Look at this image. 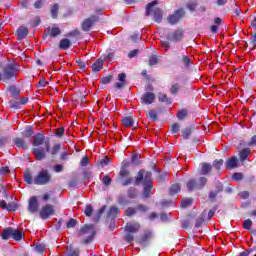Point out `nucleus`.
Returning <instances> with one entry per match:
<instances>
[{
    "label": "nucleus",
    "mask_w": 256,
    "mask_h": 256,
    "mask_svg": "<svg viewBox=\"0 0 256 256\" xmlns=\"http://www.w3.org/2000/svg\"><path fill=\"white\" fill-rule=\"evenodd\" d=\"M80 235L82 237H86L84 243H91V241H93V237H95V226L85 225L84 227L81 228Z\"/></svg>",
    "instance_id": "nucleus-5"
},
{
    "label": "nucleus",
    "mask_w": 256,
    "mask_h": 256,
    "mask_svg": "<svg viewBox=\"0 0 256 256\" xmlns=\"http://www.w3.org/2000/svg\"><path fill=\"white\" fill-rule=\"evenodd\" d=\"M183 15H185V11L183 9L177 10L176 13L168 16V23H170V25H175L176 23H179Z\"/></svg>",
    "instance_id": "nucleus-9"
},
{
    "label": "nucleus",
    "mask_w": 256,
    "mask_h": 256,
    "mask_svg": "<svg viewBox=\"0 0 256 256\" xmlns=\"http://www.w3.org/2000/svg\"><path fill=\"white\" fill-rule=\"evenodd\" d=\"M141 38H142V35H141V34H134V35L131 36V40H132L134 43H136V41L141 40Z\"/></svg>",
    "instance_id": "nucleus-54"
},
{
    "label": "nucleus",
    "mask_w": 256,
    "mask_h": 256,
    "mask_svg": "<svg viewBox=\"0 0 256 256\" xmlns=\"http://www.w3.org/2000/svg\"><path fill=\"white\" fill-rule=\"evenodd\" d=\"M84 213L87 217H91V215H93V206H91V204H88L84 210Z\"/></svg>",
    "instance_id": "nucleus-33"
},
{
    "label": "nucleus",
    "mask_w": 256,
    "mask_h": 256,
    "mask_svg": "<svg viewBox=\"0 0 256 256\" xmlns=\"http://www.w3.org/2000/svg\"><path fill=\"white\" fill-rule=\"evenodd\" d=\"M122 123L125 127H133V117L127 116L122 119Z\"/></svg>",
    "instance_id": "nucleus-21"
},
{
    "label": "nucleus",
    "mask_w": 256,
    "mask_h": 256,
    "mask_svg": "<svg viewBox=\"0 0 256 256\" xmlns=\"http://www.w3.org/2000/svg\"><path fill=\"white\" fill-rule=\"evenodd\" d=\"M64 134H65V129L64 128L56 129V136L57 137H63Z\"/></svg>",
    "instance_id": "nucleus-50"
},
{
    "label": "nucleus",
    "mask_w": 256,
    "mask_h": 256,
    "mask_svg": "<svg viewBox=\"0 0 256 256\" xmlns=\"http://www.w3.org/2000/svg\"><path fill=\"white\" fill-rule=\"evenodd\" d=\"M45 143V135L43 133H38L34 136V140L32 142L34 147H39Z\"/></svg>",
    "instance_id": "nucleus-15"
},
{
    "label": "nucleus",
    "mask_w": 256,
    "mask_h": 256,
    "mask_svg": "<svg viewBox=\"0 0 256 256\" xmlns=\"http://www.w3.org/2000/svg\"><path fill=\"white\" fill-rule=\"evenodd\" d=\"M35 251H37V253H43V251H45V245H43V244L36 245Z\"/></svg>",
    "instance_id": "nucleus-41"
},
{
    "label": "nucleus",
    "mask_w": 256,
    "mask_h": 256,
    "mask_svg": "<svg viewBox=\"0 0 256 256\" xmlns=\"http://www.w3.org/2000/svg\"><path fill=\"white\" fill-rule=\"evenodd\" d=\"M237 163V157L232 156L230 159L226 161V169H235V167H237Z\"/></svg>",
    "instance_id": "nucleus-18"
},
{
    "label": "nucleus",
    "mask_w": 256,
    "mask_h": 256,
    "mask_svg": "<svg viewBox=\"0 0 256 256\" xmlns=\"http://www.w3.org/2000/svg\"><path fill=\"white\" fill-rule=\"evenodd\" d=\"M182 135L184 139H189V137L191 136V129L186 128L185 130L182 131Z\"/></svg>",
    "instance_id": "nucleus-39"
},
{
    "label": "nucleus",
    "mask_w": 256,
    "mask_h": 256,
    "mask_svg": "<svg viewBox=\"0 0 256 256\" xmlns=\"http://www.w3.org/2000/svg\"><path fill=\"white\" fill-rule=\"evenodd\" d=\"M133 235L132 234H127L126 236H125V241H127L128 243H132V241H133Z\"/></svg>",
    "instance_id": "nucleus-62"
},
{
    "label": "nucleus",
    "mask_w": 256,
    "mask_h": 256,
    "mask_svg": "<svg viewBox=\"0 0 256 256\" xmlns=\"http://www.w3.org/2000/svg\"><path fill=\"white\" fill-rule=\"evenodd\" d=\"M127 78V75H125V73H120L118 75V81L122 82V83H127V81L125 80Z\"/></svg>",
    "instance_id": "nucleus-48"
},
{
    "label": "nucleus",
    "mask_w": 256,
    "mask_h": 256,
    "mask_svg": "<svg viewBox=\"0 0 256 256\" xmlns=\"http://www.w3.org/2000/svg\"><path fill=\"white\" fill-rule=\"evenodd\" d=\"M40 217L41 219H49L51 215H55V208L51 204H47L40 210Z\"/></svg>",
    "instance_id": "nucleus-8"
},
{
    "label": "nucleus",
    "mask_w": 256,
    "mask_h": 256,
    "mask_svg": "<svg viewBox=\"0 0 256 256\" xmlns=\"http://www.w3.org/2000/svg\"><path fill=\"white\" fill-rule=\"evenodd\" d=\"M187 189H188V191H193L194 189H199L197 186V182H195V180H189L187 182Z\"/></svg>",
    "instance_id": "nucleus-25"
},
{
    "label": "nucleus",
    "mask_w": 256,
    "mask_h": 256,
    "mask_svg": "<svg viewBox=\"0 0 256 256\" xmlns=\"http://www.w3.org/2000/svg\"><path fill=\"white\" fill-rule=\"evenodd\" d=\"M127 175H129V170L127 168H121L120 177H127Z\"/></svg>",
    "instance_id": "nucleus-55"
},
{
    "label": "nucleus",
    "mask_w": 256,
    "mask_h": 256,
    "mask_svg": "<svg viewBox=\"0 0 256 256\" xmlns=\"http://www.w3.org/2000/svg\"><path fill=\"white\" fill-rule=\"evenodd\" d=\"M212 165L217 169V171H219L221 167H223V159L215 160Z\"/></svg>",
    "instance_id": "nucleus-34"
},
{
    "label": "nucleus",
    "mask_w": 256,
    "mask_h": 256,
    "mask_svg": "<svg viewBox=\"0 0 256 256\" xmlns=\"http://www.w3.org/2000/svg\"><path fill=\"white\" fill-rule=\"evenodd\" d=\"M110 161H111V160H110L108 157H105V158H103V159L100 161V163H101L102 167H105V165H109Z\"/></svg>",
    "instance_id": "nucleus-59"
},
{
    "label": "nucleus",
    "mask_w": 256,
    "mask_h": 256,
    "mask_svg": "<svg viewBox=\"0 0 256 256\" xmlns=\"http://www.w3.org/2000/svg\"><path fill=\"white\" fill-rule=\"evenodd\" d=\"M23 135L25 137H31V135H33V128L29 127L27 128L24 132H23Z\"/></svg>",
    "instance_id": "nucleus-43"
},
{
    "label": "nucleus",
    "mask_w": 256,
    "mask_h": 256,
    "mask_svg": "<svg viewBox=\"0 0 256 256\" xmlns=\"http://www.w3.org/2000/svg\"><path fill=\"white\" fill-rule=\"evenodd\" d=\"M253 225V221H251V219H247L244 221L243 223V227L245 229H251V226Z\"/></svg>",
    "instance_id": "nucleus-40"
},
{
    "label": "nucleus",
    "mask_w": 256,
    "mask_h": 256,
    "mask_svg": "<svg viewBox=\"0 0 256 256\" xmlns=\"http://www.w3.org/2000/svg\"><path fill=\"white\" fill-rule=\"evenodd\" d=\"M188 113L187 110L182 109L177 113V117L180 121H183V119H185V117H187Z\"/></svg>",
    "instance_id": "nucleus-32"
},
{
    "label": "nucleus",
    "mask_w": 256,
    "mask_h": 256,
    "mask_svg": "<svg viewBox=\"0 0 256 256\" xmlns=\"http://www.w3.org/2000/svg\"><path fill=\"white\" fill-rule=\"evenodd\" d=\"M139 229H141V225L137 222H128L125 226V231H127V233H137Z\"/></svg>",
    "instance_id": "nucleus-12"
},
{
    "label": "nucleus",
    "mask_w": 256,
    "mask_h": 256,
    "mask_svg": "<svg viewBox=\"0 0 256 256\" xmlns=\"http://www.w3.org/2000/svg\"><path fill=\"white\" fill-rule=\"evenodd\" d=\"M148 117H150L152 119V121H155V119H157V112L154 110H150L148 112Z\"/></svg>",
    "instance_id": "nucleus-44"
},
{
    "label": "nucleus",
    "mask_w": 256,
    "mask_h": 256,
    "mask_svg": "<svg viewBox=\"0 0 256 256\" xmlns=\"http://www.w3.org/2000/svg\"><path fill=\"white\" fill-rule=\"evenodd\" d=\"M240 197L242 199H249V192H247V191L241 192Z\"/></svg>",
    "instance_id": "nucleus-63"
},
{
    "label": "nucleus",
    "mask_w": 256,
    "mask_h": 256,
    "mask_svg": "<svg viewBox=\"0 0 256 256\" xmlns=\"http://www.w3.org/2000/svg\"><path fill=\"white\" fill-rule=\"evenodd\" d=\"M67 255L68 256H78V253L75 251H71V250H69V248H67Z\"/></svg>",
    "instance_id": "nucleus-64"
},
{
    "label": "nucleus",
    "mask_w": 256,
    "mask_h": 256,
    "mask_svg": "<svg viewBox=\"0 0 256 256\" xmlns=\"http://www.w3.org/2000/svg\"><path fill=\"white\" fill-rule=\"evenodd\" d=\"M51 181V175L47 170H42L38 173V175L34 178L35 185H47Z\"/></svg>",
    "instance_id": "nucleus-7"
},
{
    "label": "nucleus",
    "mask_w": 256,
    "mask_h": 256,
    "mask_svg": "<svg viewBox=\"0 0 256 256\" xmlns=\"http://www.w3.org/2000/svg\"><path fill=\"white\" fill-rule=\"evenodd\" d=\"M139 53L138 49L132 50L129 54L128 57L129 59H133V57H137V54Z\"/></svg>",
    "instance_id": "nucleus-57"
},
{
    "label": "nucleus",
    "mask_w": 256,
    "mask_h": 256,
    "mask_svg": "<svg viewBox=\"0 0 256 256\" xmlns=\"http://www.w3.org/2000/svg\"><path fill=\"white\" fill-rule=\"evenodd\" d=\"M20 66L16 63H8L2 66L3 81H10V79H16L19 74Z\"/></svg>",
    "instance_id": "nucleus-2"
},
{
    "label": "nucleus",
    "mask_w": 256,
    "mask_h": 256,
    "mask_svg": "<svg viewBox=\"0 0 256 256\" xmlns=\"http://www.w3.org/2000/svg\"><path fill=\"white\" fill-rule=\"evenodd\" d=\"M43 5H45V0H37V1L34 3V8H35V9H42V8H43Z\"/></svg>",
    "instance_id": "nucleus-36"
},
{
    "label": "nucleus",
    "mask_w": 256,
    "mask_h": 256,
    "mask_svg": "<svg viewBox=\"0 0 256 256\" xmlns=\"http://www.w3.org/2000/svg\"><path fill=\"white\" fill-rule=\"evenodd\" d=\"M24 181L28 185H32L34 183L33 177L31 176V173L25 172L24 174Z\"/></svg>",
    "instance_id": "nucleus-26"
},
{
    "label": "nucleus",
    "mask_w": 256,
    "mask_h": 256,
    "mask_svg": "<svg viewBox=\"0 0 256 256\" xmlns=\"http://www.w3.org/2000/svg\"><path fill=\"white\" fill-rule=\"evenodd\" d=\"M44 145L45 148H34L32 150V153L36 157L37 161H43V159H45V157L47 156V152H49L51 149L49 141H45Z\"/></svg>",
    "instance_id": "nucleus-6"
},
{
    "label": "nucleus",
    "mask_w": 256,
    "mask_h": 256,
    "mask_svg": "<svg viewBox=\"0 0 256 256\" xmlns=\"http://www.w3.org/2000/svg\"><path fill=\"white\" fill-rule=\"evenodd\" d=\"M57 13H59V4L56 3L51 7V15H52L53 19H55V17H57Z\"/></svg>",
    "instance_id": "nucleus-29"
},
{
    "label": "nucleus",
    "mask_w": 256,
    "mask_h": 256,
    "mask_svg": "<svg viewBox=\"0 0 256 256\" xmlns=\"http://www.w3.org/2000/svg\"><path fill=\"white\" fill-rule=\"evenodd\" d=\"M23 234L21 231L13 228H7L2 232L3 239H14L15 241H21Z\"/></svg>",
    "instance_id": "nucleus-4"
},
{
    "label": "nucleus",
    "mask_w": 256,
    "mask_h": 256,
    "mask_svg": "<svg viewBox=\"0 0 256 256\" xmlns=\"http://www.w3.org/2000/svg\"><path fill=\"white\" fill-rule=\"evenodd\" d=\"M14 144L16 145V147H18V149H24V150L29 149V145H27L25 140H23L21 138H15Z\"/></svg>",
    "instance_id": "nucleus-17"
},
{
    "label": "nucleus",
    "mask_w": 256,
    "mask_h": 256,
    "mask_svg": "<svg viewBox=\"0 0 256 256\" xmlns=\"http://www.w3.org/2000/svg\"><path fill=\"white\" fill-rule=\"evenodd\" d=\"M151 172H145V170H141L138 172L136 177V183H142L144 185L143 197L147 199V197H151L152 192L151 189L153 187V182L151 180Z\"/></svg>",
    "instance_id": "nucleus-1"
},
{
    "label": "nucleus",
    "mask_w": 256,
    "mask_h": 256,
    "mask_svg": "<svg viewBox=\"0 0 256 256\" xmlns=\"http://www.w3.org/2000/svg\"><path fill=\"white\" fill-rule=\"evenodd\" d=\"M98 17L97 16H91L90 18L85 19L82 22V30L84 31H91V28L96 23Z\"/></svg>",
    "instance_id": "nucleus-10"
},
{
    "label": "nucleus",
    "mask_w": 256,
    "mask_h": 256,
    "mask_svg": "<svg viewBox=\"0 0 256 256\" xmlns=\"http://www.w3.org/2000/svg\"><path fill=\"white\" fill-rule=\"evenodd\" d=\"M77 225V221H75V219H70L67 223V228L71 229L73 227H75Z\"/></svg>",
    "instance_id": "nucleus-46"
},
{
    "label": "nucleus",
    "mask_w": 256,
    "mask_h": 256,
    "mask_svg": "<svg viewBox=\"0 0 256 256\" xmlns=\"http://www.w3.org/2000/svg\"><path fill=\"white\" fill-rule=\"evenodd\" d=\"M135 213V208H128L125 211V215H127V217H132V215Z\"/></svg>",
    "instance_id": "nucleus-53"
},
{
    "label": "nucleus",
    "mask_w": 256,
    "mask_h": 256,
    "mask_svg": "<svg viewBox=\"0 0 256 256\" xmlns=\"http://www.w3.org/2000/svg\"><path fill=\"white\" fill-rule=\"evenodd\" d=\"M111 79H113L111 76H106L102 78L101 83H103V85H107V83H111Z\"/></svg>",
    "instance_id": "nucleus-56"
},
{
    "label": "nucleus",
    "mask_w": 256,
    "mask_h": 256,
    "mask_svg": "<svg viewBox=\"0 0 256 256\" xmlns=\"http://www.w3.org/2000/svg\"><path fill=\"white\" fill-rule=\"evenodd\" d=\"M233 179H235V181H241L243 179V174H241V173H234L233 174Z\"/></svg>",
    "instance_id": "nucleus-58"
},
{
    "label": "nucleus",
    "mask_w": 256,
    "mask_h": 256,
    "mask_svg": "<svg viewBox=\"0 0 256 256\" xmlns=\"http://www.w3.org/2000/svg\"><path fill=\"white\" fill-rule=\"evenodd\" d=\"M180 89H181V86L179 84H174L170 88V93L172 95H177V93H179Z\"/></svg>",
    "instance_id": "nucleus-31"
},
{
    "label": "nucleus",
    "mask_w": 256,
    "mask_h": 256,
    "mask_svg": "<svg viewBox=\"0 0 256 256\" xmlns=\"http://www.w3.org/2000/svg\"><path fill=\"white\" fill-rule=\"evenodd\" d=\"M211 169H213L211 164L203 163L201 168V175H207L208 173H211Z\"/></svg>",
    "instance_id": "nucleus-19"
},
{
    "label": "nucleus",
    "mask_w": 256,
    "mask_h": 256,
    "mask_svg": "<svg viewBox=\"0 0 256 256\" xmlns=\"http://www.w3.org/2000/svg\"><path fill=\"white\" fill-rule=\"evenodd\" d=\"M17 33H29V29H27L26 26H20V27L17 29Z\"/></svg>",
    "instance_id": "nucleus-52"
},
{
    "label": "nucleus",
    "mask_w": 256,
    "mask_h": 256,
    "mask_svg": "<svg viewBox=\"0 0 256 256\" xmlns=\"http://www.w3.org/2000/svg\"><path fill=\"white\" fill-rule=\"evenodd\" d=\"M142 103H145L146 105H151V103H154L155 101V93L153 92H146L142 95Z\"/></svg>",
    "instance_id": "nucleus-13"
},
{
    "label": "nucleus",
    "mask_w": 256,
    "mask_h": 256,
    "mask_svg": "<svg viewBox=\"0 0 256 256\" xmlns=\"http://www.w3.org/2000/svg\"><path fill=\"white\" fill-rule=\"evenodd\" d=\"M127 84V82H117L116 84H115V87H116V89H123L124 87H125V85Z\"/></svg>",
    "instance_id": "nucleus-60"
},
{
    "label": "nucleus",
    "mask_w": 256,
    "mask_h": 256,
    "mask_svg": "<svg viewBox=\"0 0 256 256\" xmlns=\"http://www.w3.org/2000/svg\"><path fill=\"white\" fill-rule=\"evenodd\" d=\"M28 210L30 213H37L39 211V201L36 196H32L29 200Z\"/></svg>",
    "instance_id": "nucleus-11"
},
{
    "label": "nucleus",
    "mask_w": 256,
    "mask_h": 256,
    "mask_svg": "<svg viewBox=\"0 0 256 256\" xmlns=\"http://www.w3.org/2000/svg\"><path fill=\"white\" fill-rule=\"evenodd\" d=\"M102 183H104L105 185H111V177H109L108 175L104 176L102 179Z\"/></svg>",
    "instance_id": "nucleus-49"
},
{
    "label": "nucleus",
    "mask_w": 256,
    "mask_h": 256,
    "mask_svg": "<svg viewBox=\"0 0 256 256\" xmlns=\"http://www.w3.org/2000/svg\"><path fill=\"white\" fill-rule=\"evenodd\" d=\"M181 128V126H179V124L175 123L171 126V132L172 133H179V129Z\"/></svg>",
    "instance_id": "nucleus-42"
},
{
    "label": "nucleus",
    "mask_w": 256,
    "mask_h": 256,
    "mask_svg": "<svg viewBox=\"0 0 256 256\" xmlns=\"http://www.w3.org/2000/svg\"><path fill=\"white\" fill-rule=\"evenodd\" d=\"M157 63H158L157 56H151L149 59V65H151V66L157 65Z\"/></svg>",
    "instance_id": "nucleus-47"
},
{
    "label": "nucleus",
    "mask_w": 256,
    "mask_h": 256,
    "mask_svg": "<svg viewBox=\"0 0 256 256\" xmlns=\"http://www.w3.org/2000/svg\"><path fill=\"white\" fill-rule=\"evenodd\" d=\"M61 149V144H56L52 147L51 149V154L52 155H57L59 153V150Z\"/></svg>",
    "instance_id": "nucleus-37"
},
{
    "label": "nucleus",
    "mask_w": 256,
    "mask_h": 256,
    "mask_svg": "<svg viewBox=\"0 0 256 256\" xmlns=\"http://www.w3.org/2000/svg\"><path fill=\"white\" fill-rule=\"evenodd\" d=\"M100 69H103V60L99 59L92 65V70L97 72Z\"/></svg>",
    "instance_id": "nucleus-23"
},
{
    "label": "nucleus",
    "mask_w": 256,
    "mask_h": 256,
    "mask_svg": "<svg viewBox=\"0 0 256 256\" xmlns=\"http://www.w3.org/2000/svg\"><path fill=\"white\" fill-rule=\"evenodd\" d=\"M80 164L82 167H87V165H89V157L87 156L83 157Z\"/></svg>",
    "instance_id": "nucleus-45"
},
{
    "label": "nucleus",
    "mask_w": 256,
    "mask_h": 256,
    "mask_svg": "<svg viewBox=\"0 0 256 256\" xmlns=\"http://www.w3.org/2000/svg\"><path fill=\"white\" fill-rule=\"evenodd\" d=\"M181 63H183L184 67L188 68L189 65H191V58H189V55L182 54Z\"/></svg>",
    "instance_id": "nucleus-22"
},
{
    "label": "nucleus",
    "mask_w": 256,
    "mask_h": 256,
    "mask_svg": "<svg viewBox=\"0 0 256 256\" xmlns=\"http://www.w3.org/2000/svg\"><path fill=\"white\" fill-rule=\"evenodd\" d=\"M71 45L73 43L69 38H62L58 44L59 49H62V51H67V49L71 48Z\"/></svg>",
    "instance_id": "nucleus-14"
},
{
    "label": "nucleus",
    "mask_w": 256,
    "mask_h": 256,
    "mask_svg": "<svg viewBox=\"0 0 256 256\" xmlns=\"http://www.w3.org/2000/svg\"><path fill=\"white\" fill-rule=\"evenodd\" d=\"M191 203H193V199H191V198H186V199L182 200L181 201L182 209L189 207V205H191Z\"/></svg>",
    "instance_id": "nucleus-30"
},
{
    "label": "nucleus",
    "mask_w": 256,
    "mask_h": 256,
    "mask_svg": "<svg viewBox=\"0 0 256 256\" xmlns=\"http://www.w3.org/2000/svg\"><path fill=\"white\" fill-rule=\"evenodd\" d=\"M204 185H207V179L205 177H200L199 183L197 184L198 189H203Z\"/></svg>",
    "instance_id": "nucleus-35"
},
{
    "label": "nucleus",
    "mask_w": 256,
    "mask_h": 256,
    "mask_svg": "<svg viewBox=\"0 0 256 256\" xmlns=\"http://www.w3.org/2000/svg\"><path fill=\"white\" fill-rule=\"evenodd\" d=\"M249 155H251V149H249V148L243 149L239 153L240 160L245 161L247 159V157H249Z\"/></svg>",
    "instance_id": "nucleus-20"
},
{
    "label": "nucleus",
    "mask_w": 256,
    "mask_h": 256,
    "mask_svg": "<svg viewBox=\"0 0 256 256\" xmlns=\"http://www.w3.org/2000/svg\"><path fill=\"white\" fill-rule=\"evenodd\" d=\"M118 213H119V208H117L116 206H112L109 209L108 217H112V218L117 217Z\"/></svg>",
    "instance_id": "nucleus-24"
},
{
    "label": "nucleus",
    "mask_w": 256,
    "mask_h": 256,
    "mask_svg": "<svg viewBox=\"0 0 256 256\" xmlns=\"http://www.w3.org/2000/svg\"><path fill=\"white\" fill-rule=\"evenodd\" d=\"M155 5H157V1H153L149 3L146 7V15L149 17V15H153V19L156 23H161L163 20V11L159 8H155Z\"/></svg>",
    "instance_id": "nucleus-3"
},
{
    "label": "nucleus",
    "mask_w": 256,
    "mask_h": 256,
    "mask_svg": "<svg viewBox=\"0 0 256 256\" xmlns=\"http://www.w3.org/2000/svg\"><path fill=\"white\" fill-rule=\"evenodd\" d=\"M181 191V186L179 184H174L170 188V195H175Z\"/></svg>",
    "instance_id": "nucleus-27"
},
{
    "label": "nucleus",
    "mask_w": 256,
    "mask_h": 256,
    "mask_svg": "<svg viewBox=\"0 0 256 256\" xmlns=\"http://www.w3.org/2000/svg\"><path fill=\"white\" fill-rule=\"evenodd\" d=\"M132 163L133 165H139V155L137 154L132 155Z\"/></svg>",
    "instance_id": "nucleus-51"
},
{
    "label": "nucleus",
    "mask_w": 256,
    "mask_h": 256,
    "mask_svg": "<svg viewBox=\"0 0 256 256\" xmlns=\"http://www.w3.org/2000/svg\"><path fill=\"white\" fill-rule=\"evenodd\" d=\"M54 171L56 173H61V171H63V165H61V164L55 165L54 166Z\"/></svg>",
    "instance_id": "nucleus-61"
},
{
    "label": "nucleus",
    "mask_w": 256,
    "mask_h": 256,
    "mask_svg": "<svg viewBox=\"0 0 256 256\" xmlns=\"http://www.w3.org/2000/svg\"><path fill=\"white\" fill-rule=\"evenodd\" d=\"M158 99L162 103H171V99L167 97V94L159 93L158 94Z\"/></svg>",
    "instance_id": "nucleus-28"
},
{
    "label": "nucleus",
    "mask_w": 256,
    "mask_h": 256,
    "mask_svg": "<svg viewBox=\"0 0 256 256\" xmlns=\"http://www.w3.org/2000/svg\"><path fill=\"white\" fill-rule=\"evenodd\" d=\"M48 33H61V29L53 25L52 27H48Z\"/></svg>",
    "instance_id": "nucleus-38"
},
{
    "label": "nucleus",
    "mask_w": 256,
    "mask_h": 256,
    "mask_svg": "<svg viewBox=\"0 0 256 256\" xmlns=\"http://www.w3.org/2000/svg\"><path fill=\"white\" fill-rule=\"evenodd\" d=\"M167 39L168 41H171L173 43H179L181 39H183V34L182 33H170L167 34Z\"/></svg>",
    "instance_id": "nucleus-16"
}]
</instances>
